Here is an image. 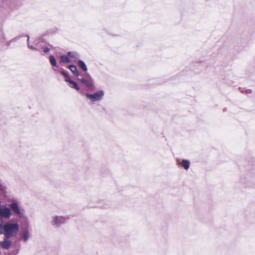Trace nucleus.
Masks as SVG:
<instances>
[{"label":"nucleus","instance_id":"3","mask_svg":"<svg viewBox=\"0 0 255 255\" xmlns=\"http://www.w3.org/2000/svg\"><path fill=\"white\" fill-rule=\"evenodd\" d=\"M12 215V212L9 208L2 206L0 207V217L1 218L9 219Z\"/></svg>","mask_w":255,"mask_h":255},{"label":"nucleus","instance_id":"9","mask_svg":"<svg viewBox=\"0 0 255 255\" xmlns=\"http://www.w3.org/2000/svg\"><path fill=\"white\" fill-rule=\"evenodd\" d=\"M29 237V232L28 229H25L22 235V239L24 242H27Z\"/></svg>","mask_w":255,"mask_h":255},{"label":"nucleus","instance_id":"17","mask_svg":"<svg viewBox=\"0 0 255 255\" xmlns=\"http://www.w3.org/2000/svg\"><path fill=\"white\" fill-rule=\"evenodd\" d=\"M42 49L43 52L45 53H48L50 51V49L48 47H43Z\"/></svg>","mask_w":255,"mask_h":255},{"label":"nucleus","instance_id":"18","mask_svg":"<svg viewBox=\"0 0 255 255\" xmlns=\"http://www.w3.org/2000/svg\"><path fill=\"white\" fill-rule=\"evenodd\" d=\"M61 74H62L63 76H64L65 78L68 76V74H67L66 72L65 71H64V70H62V71H61Z\"/></svg>","mask_w":255,"mask_h":255},{"label":"nucleus","instance_id":"15","mask_svg":"<svg viewBox=\"0 0 255 255\" xmlns=\"http://www.w3.org/2000/svg\"><path fill=\"white\" fill-rule=\"evenodd\" d=\"M68 55L71 57L74 58H76L78 56V53L75 52H69Z\"/></svg>","mask_w":255,"mask_h":255},{"label":"nucleus","instance_id":"16","mask_svg":"<svg viewBox=\"0 0 255 255\" xmlns=\"http://www.w3.org/2000/svg\"><path fill=\"white\" fill-rule=\"evenodd\" d=\"M27 44H28V46L29 48H30L32 50H36L37 49L36 47L32 46V45H30L29 43V36L27 35Z\"/></svg>","mask_w":255,"mask_h":255},{"label":"nucleus","instance_id":"11","mask_svg":"<svg viewBox=\"0 0 255 255\" xmlns=\"http://www.w3.org/2000/svg\"><path fill=\"white\" fill-rule=\"evenodd\" d=\"M78 65L85 72L87 71V68L85 63L81 60L78 61Z\"/></svg>","mask_w":255,"mask_h":255},{"label":"nucleus","instance_id":"19","mask_svg":"<svg viewBox=\"0 0 255 255\" xmlns=\"http://www.w3.org/2000/svg\"><path fill=\"white\" fill-rule=\"evenodd\" d=\"M72 80H71V79L70 78V77L69 76L65 78V81L67 82H68L69 83H70V81H71Z\"/></svg>","mask_w":255,"mask_h":255},{"label":"nucleus","instance_id":"10","mask_svg":"<svg viewBox=\"0 0 255 255\" xmlns=\"http://www.w3.org/2000/svg\"><path fill=\"white\" fill-rule=\"evenodd\" d=\"M81 82L84 84L88 88L91 89L93 87V84L89 81L87 80L85 78H82Z\"/></svg>","mask_w":255,"mask_h":255},{"label":"nucleus","instance_id":"1","mask_svg":"<svg viewBox=\"0 0 255 255\" xmlns=\"http://www.w3.org/2000/svg\"><path fill=\"white\" fill-rule=\"evenodd\" d=\"M19 229L16 223L7 222L3 224L0 222V235L3 234L6 238L14 237L17 234Z\"/></svg>","mask_w":255,"mask_h":255},{"label":"nucleus","instance_id":"7","mask_svg":"<svg viewBox=\"0 0 255 255\" xmlns=\"http://www.w3.org/2000/svg\"><path fill=\"white\" fill-rule=\"evenodd\" d=\"M178 163L181 165L185 169L188 170L189 168L190 162L187 159H183L181 161H180L179 159H178Z\"/></svg>","mask_w":255,"mask_h":255},{"label":"nucleus","instance_id":"2","mask_svg":"<svg viewBox=\"0 0 255 255\" xmlns=\"http://www.w3.org/2000/svg\"><path fill=\"white\" fill-rule=\"evenodd\" d=\"M86 97L92 102L98 101L101 100L104 95V92L103 90H100L94 94L86 93Z\"/></svg>","mask_w":255,"mask_h":255},{"label":"nucleus","instance_id":"14","mask_svg":"<svg viewBox=\"0 0 255 255\" xmlns=\"http://www.w3.org/2000/svg\"><path fill=\"white\" fill-rule=\"evenodd\" d=\"M49 60H50L51 64L53 66H55V67L57 66V62H56V59H55V57H54V56L50 55L49 56Z\"/></svg>","mask_w":255,"mask_h":255},{"label":"nucleus","instance_id":"6","mask_svg":"<svg viewBox=\"0 0 255 255\" xmlns=\"http://www.w3.org/2000/svg\"><path fill=\"white\" fill-rule=\"evenodd\" d=\"M9 239L5 237L4 240L0 242V246L3 249L8 250L10 248L11 242L8 240Z\"/></svg>","mask_w":255,"mask_h":255},{"label":"nucleus","instance_id":"4","mask_svg":"<svg viewBox=\"0 0 255 255\" xmlns=\"http://www.w3.org/2000/svg\"><path fill=\"white\" fill-rule=\"evenodd\" d=\"M10 209L13 212L19 217H23L24 216L23 210H21L17 202H13L9 205Z\"/></svg>","mask_w":255,"mask_h":255},{"label":"nucleus","instance_id":"13","mask_svg":"<svg viewBox=\"0 0 255 255\" xmlns=\"http://www.w3.org/2000/svg\"><path fill=\"white\" fill-rule=\"evenodd\" d=\"M69 86L73 88H75L77 90H79L80 88L79 86L78 85L77 83L73 81H70V83H69Z\"/></svg>","mask_w":255,"mask_h":255},{"label":"nucleus","instance_id":"12","mask_svg":"<svg viewBox=\"0 0 255 255\" xmlns=\"http://www.w3.org/2000/svg\"><path fill=\"white\" fill-rule=\"evenodd\" d=\"M60 60L62 62L65 63H69L70 62V60L68 56L66 55H62L60 56Z\"/></svg>","mask_w":255,"mask_h":255},{"label":"nucleus","instance_id":"5","mask_svg":"<svg viewBox=\"0 0 255 255\" xmlns=\"http://www.w3.org/2000/svg\"><path fill=\"white\" fill-rule=\"evenodd\" d=\"M65 223V218L62 216H55L51 222L52 226L59 228Z\"/></svg>","mask_w":255,"mask_h":255},{"label":"nucleus","instance_id":"8","mask_svg":"<svg viewBox=\"0 0 255 255\" xmlns=\"http://www.w3.org/2000/svg\"><path fill=\"white\" fill-rule=\"evenodd\" d=\"M68 68L75 76H78L79 75V72L77 70L76 66L75 65H70L69 66Z\"/></svg>","mask_w":255,"mask_h":255}]
</instances>
